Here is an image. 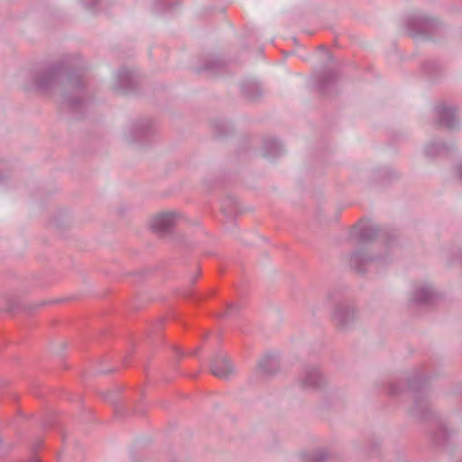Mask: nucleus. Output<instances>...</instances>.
<instances>
[{"mask_svg": "<svg viewBox=\"0 0 462 462\" xmlns=\"http://www.w3.org/2000/svg\"><path fill=\"white\" fill-rule=\"evenodd\" d=\"M224 67V61L217 56L208 57L202 68L198 69V71H205L209 74H214L219 71Z\"/></svg>", "mask_w": 462, "mask_h": 462, "instance_id": "obj_18", "label": "nucleus"}, {"mask_svg": "<svg viewBox=\"0 0 462 462\" xmlns=\"http://www.w3.org/2000/svg\"><path fill=\"white\" fill-rule=\"evenodd\" d=\"M377 259L378 260H383V256H378Z\"/></svg>", "mask_w": 462, "mask_h": 462, "instance_id": "obj_31", "label": "nucleus"}, {"mask_svg": "<svg viewBox=\"0 0 462 462\" xmlns=\"http://www.w3.org/2000/svg\"><path fill=\"white\" fill-rule=\"evenodd\" d=\"M179 215L176 212H163L155 216L151 221V227L158 233L169 232L176 223Z\"/></svg>", "mask_w": 462, "mask_h": 462, "instance_id": "obj_12", "label": "nucleus"}, {"mask_svg": "<svg viewBox=\"0 0 462 462\" xmlns=\"http://www.w3.org/2000/svg\"><path fill=\"white\" fill-rule=\"evenodd\" d=\"M299 383L305 390H319L326 385V378L317 365L304 366L299 376Z\"/></svg>", "mask_w": 462, "mask_h": 462, "instance_id": "obj_7", "label": "nucleus"}, {"mask_svg": "<svg viewBox=\"0 0 462 462\" xmlns=\"http://www.w3.org/2000/svg\"><path fill=\"white\" fill-rule=\"evenodd\" d=\"M332 321L340 330L351 328L356 320L357 311L355 304L348 300L336 302L331 314Z\"/></svg>", "mask_w": 462, "mask_h": 462, "instance_id": "obj_5", "label": "nucleus"}, {"mask_svg": "<svg viewBox=\"0 0 462 462\" xmlns=\"http://www.w3.org/2000/svg\"><path fill=\"white\" fill-rule=\"evenodd\" d=\"M221 209L226 217H233L238 210L236 199L232 196L226 197L222 201Z\"/></svg>", "mask_w": 462, "mask_h": 462, "instance_id": "obj_21", "label": "nucleus"}, {"mask_svg": "<svg viewBox=\"0 0 462 462\" xmlns=\"http://www.w3.org/2000/svg\"><path fill=\"white\" fill-rule=\"evenodd\" d=\"M78 58L64 57L60 60L44 67H39L30 72L34 87L42 92H51L58 86L65 89L63 103L73 110H79L85 105L81 94L84 86L81 67Z\"/></svg>", "mask_w": 462, "mask_h": 462, "instance_id": "obj_1", "label": "nucleus"}, {"mask_svg": "<svg viewBox=\"0 0 462 462\" xmlns=\"http://www.w3.org/2000/svg\"><path fill=\"white\" fill-rule=\"evenodd\" d=\"M457 173L459 176V178L462 180V162L458 163L457 166Z\"/></svg>", "mask_w": 462, "mask_h": 462, "instance_id": "obj_27", "label": "nucleus"}, {"mask_svg": "<svg viewBox=\"0 0 462 462\" xmlns=\"http://www.w3.org/2000/svg\"><path fill=\"white\" fill-rule=\"evenodd\" d=\"M446 263L449 265L460 264L462 266V245L454 246L443 255Z\"/></svg>", "mask_w": 462, "mask_h": 462, "instance_id": "obj_20", "label": "nucleus"}, {"mask_svg": "<svg viewBox=\"0 0 462 462\" xmlns=\"http://www.w3.org/2000/svg\"><path fill=\"white\" fill-rule=\"evenodd\" d=\"M210 369L214 375L222 379H228L235 374V368L230 359L224 354H217L214 357Z\"/></svg>", "mask_w": 462, "mask_h": 462, "instance_id": "obj_11", "label": "nucleus"}, {"mask_svg": "<svg viewBox=\"0 0 462 462\" xmlns=\"http://www.w3.org/2000/svg\"><path fill=\"white\" fill-rule=\"evenodd\" d=\"M402 389L397 383H392L389 386L388 392L391 395H399L402 393Z\"/></svg>", "mask_w": 462, "mask_h": 462, "instance_id": "obj_23", "label": "nucleus"}, {"mask_svg": "<svg viewBox=\"0 0 462 462\" xmlns=\"http://www.w3.org/2000/svg\"><path fill=\"white\" fill-rule=\"evenodd\" d=\"M335 295H336V293H335V292H329V293L328 294V300L329 301H333V300H334V297H335Z\"/></svg>", "mask_w": 462, "mask_h": 462, "instance_id": "obj_28", "label": "nucleus"}, {"mask_svg": "<svg viewBox=\"0 0 462 462\" xmlns=\"http://www.w3.org/2000/svg\"><path fill=\"white\" fill-rule=\"evenodd\" d=\"M236 310H237V305L236 304L232 303L230 305H228L227 310H226V315H231Z\"/></svg>", "mask_w": 462, "mask_h": 462, "instance_id": "obj_24", "label": "nucleus"}, {"mask_svg": "<svg viewBox=\"0 0 462 462\" xmlns=\"http://www.w3.org/2000/svg\"><path fill=\"white\" fill-rule=\"evenodd\" d=\"M263 150V156L267 159H274L279 157L283 152L282 145L277 139L273 137L264 139Z\"/></svg>", "mask_w": 462, "mask_h": 462, "instance_id": "obj_16", "label": "nucleus"}, {"mask_svg": "<svg viewBox=\"0 0 462 462\" xmlns=\"http://www.w3.org/2000/svg\"><path fill=\"white\" fill-rule=\"evenodd\" d=\"M243 92L250 98L254 99L257 97L258 94H252L249 90L245 88V86L242 87Z\"/></svg>", "mask_w": 462, "mask_h": 462, "instance_id": "obj_25", "label": "nucleus"}, {"mask_svg": "<svg viewBox=\"0 0 462 462\" xmlns=\"http://www.w3.org/2000/svg\"><path fill=\"white\" fill-rule=\"evenodd\" d=\"M462 389H454V393H460Z\"/></svg>", "mask_w": 462, "mask_h": 462, "instance_id": "obj_29", "label": "nucleus"}, {"mask_svg": "<svg viewBox=\"0 0 462 462\" xmlns=\"http://www.w3.org/2000/svg\"><path fill=\"white\" fill-rule=\"evenodd\" d=\"M375 258L369 255L366 252L356 251L354 252L348 259V263L351 268L358 273H364L366 267L372 263Z\"/></svg>", "mask_w": 462, "mask_h": 462, "instance_id": "obj_13", "label": "nucleus"}, {"mask_svg": "<svg viewBox=\"0 0 462 462\" xmlns=\"http://www.w3.org/2000/svg\"><path fill=\"white\" fill-rule=\"evenodd\" d=\"M428 376L422 371H416L408 379L409 390L417 393L412 406L409 409V416L419 422L436 419L431 408L430 395L426 389Z\"/></svg>", "mask_w": 462, "mask_h": 462, "instance_id": "obj_2", "label": "nucleus"}, {"mask_svg": "<svg viewBox=\"0 0 462 462\" xmlns=\"http://www.w3.org/2000/svg\"><path fill=\"white\" fill-rule=\"evenodd\" d=\"M98 0H86V4L89 7H94L97 5Z\"/></svg>", "mask_w": 462, "mask_h": 462, "instance_id": "obj_26", "label": "nucleus"}, {"mask_svg": "<svg viewBox=\"0 0 462 462\" xmlns=\"http://www.w3.org/2000/svg\"><path fill=\"white\" fill-rule=\"evenodd\" d=\"M7 310L11 312L13 310V308H9Z\"/></svg>", "mask_w": 462, "mask_h": 462, "instance_id": "obj_32", "label": "nucleus"}, {"mask_svg": "<svg viewBox=\"0 0 462 462\" xmlns=\"http://www.w3.org/2000/svg\"><path fill=\"white\" fill-rule=\"evenodd\" d=\"M277 364L272 356H263L259 362L255 373L262 375H271L275 373Z\"/></svg>", "mask_w": 462, "mask_h": 462, "instance_id": "obj_17", "label": "nucleus"}, {"mask_svg": "<svg viewBox=\"0 0 462 462\" xmlns=\"http://www.w3.org/2000/svg\"><path fill=\"white\" fill-rule=\"evenodd\" d=\"M331 454L325 448H319L305 454L306 462H328Z\"/></svg>", "mask_w": 462, "mask_h": 462, "instance_id": "obj_19", "label": "nucleus"}, {"mask_svg": "<svg viewBox=\"0 0 462 462\" xmlns=\"http://www.w3.org/2000/svg\"><path fill=\"white\" fill-rule=\"evenodd\" d=\"M438 298V292L433 284L428 281H419L413 283L411 291V300L420 305L432 303Z\"/></svg>", "mask_w": 462, "mask_h": 462, "instance_id": "obj_8", "label": "nucleus"}, {"mask_svg": "<svg viewBox=\"0 0 462 462\" xmlns=\"http://www.w3.org/2000/svg\"><path fill=\"white\" fill-rule=\"evenodd\" d=\"M135 86V79L133 71L126 68L120 69L115 75L112 88L115 91L126 94L132 91Z\"/></svg>", "mask_w": 462, "mask_h": 462, "instance_id": "obj_10", "label": "nucleus"}, {"mask_svg": "<svg viewBox=\"0 0 462 462\" xmlns=\"http://www.w3.org/2000/svg\"><path fill=\"white\" fill-rule=\"evenodd\" d=\"M435 119L437 124L449 130H455L459 124L456 107L440 104L435 107Z\"/></svg>", "mask_w": 462, "mask_h": 462, "instance_id": "obj_9", "label": "nucleus"}, {"mask_svg": "<svg viewBox=\"0 0 462 462\" xmlns=\"http://www.w3.org/2000/svg\"><path fill=\"white\" fill-rule=\"evenodd\" d=\"M377 237L385 244L388 250H393L398 245L396 233L381 230L371 221L361 220L350 231V238L360 243H368Z\"/></svg>", "mask_w": 462, "mask_h": 462, "instance_id": "obj_4", "label": "nucleus"}, {"mask_svg": "<svg viewBox=\"0 0 462 462\" xmlns=\"http://www.w3.org/2000/svg\"><path fill=\"white\" fill-rule=\"evenodd\" d=\"M252 88H253L254 89H255V91H257V92H258V88H257V86L254 85V86H252Z\"/></svg>", "mask_w": 462, "mask_h": 462, "instance_id": "obj_30", "label": "nucleus"}, {"mask_svg": "<svg viewBox=\"0 0 462 462\" xmlns=\"http://www.w3.org/2000/svg\"><path fill=\"white\" fill-rule=\"evenodd\" d=\"M152 131V122L150 119H141L124 130L123 138L129 144H141Z\"/></svg>", "mask_w": 462, "mask_h": 462, "instance_id": "obj_6", "label": "nucleus"}, {"mask_svg": "<svg viewBox=\"0 0 462 462\" xmlns=\"http://www.w3.org/2000/svg\"><path fill=\"white\" fill-rule=\"evenodd\" d=\"M453 435L454 431L448 429L446 423L439 420L432 434V441L437 446L444 447L449 442Z\"/></svg>", "mask_w": 462, "mask_h": 462, "instance_id": "obj_14", "label": "nucleus"}, {"mask_svg": "<svg viewBox=\"0 0 462 462\" xmlns=\"http://www.w3.org/2000/svg\"><path fill=\"white\" fill-rule=\"evenodd\" d=\"M335 74L332 71L324 73L319 79V88L320 91L326 93L329 86L333 83Z\"/></svg>", "mask_w": 462, "mask_h": 462, "instance_id": "obj_22", "label": "nucleus"}, {"mask_svg": "<svg viewBox=\"0 0 462 462\" xmlns=\"http://www.w3.org/2000/svg\"><path fill=\"white\" fill-rule=\"evenodd\" d=\"M35 462H39V461H37V460L35 459Z\"/></svg>", "mask_w": 462, "mask_h": 462, "instance_id": "obj_34", "label": "nucleus"}, {"mask_svg": "<svg viewBox=\"0 0 462 462\" xmlns=\"http://www.w3.org/2000/svg\"><path fill=\"white\" fill-rule=\"evenodd\" d=\"M454 148V143H445L441 141L430 142L424 147L426 156L433 158L439 155L447 154Z\"/></svg>", "mask_w": 462, "mask_h": 462, "instance_id": "obj_15", "label": "nucleus"}, {"mask_svg": "<svg viewBox=\"0 0 462 462\" xmlns=\"http://www.w3.org/2000/svg\"><path fill=\"white\" fill-rule=\"evenodd\" d=\"M4 178H5V176H0V180H2V179H4Z\"/></svg>", "mask_w": 462, "mask_h": 462, "instance_id": "obj_33", "label": "nucleus"}, {"mask_svg": "<svg viewBox=\"0 0 462 462\" xmlns=\"http://www.w3.org/2000/svg\"><path fill=\"white\" fill-rule=\"evenodd\" d=\"M406 30L411 37H422L438 41L445 32V25L437 18L426 14L411 15L406 23Z\"/></svg>", "mask_w": 462, "mask_h": 462, "instance_id": "obj_3", "label": "nucleus"}]
</instances>
